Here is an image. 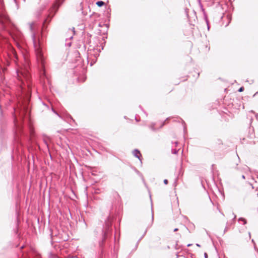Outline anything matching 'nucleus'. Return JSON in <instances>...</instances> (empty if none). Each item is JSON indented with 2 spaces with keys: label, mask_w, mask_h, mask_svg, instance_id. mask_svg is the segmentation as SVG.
Returning <instances> with one entry per match:
<instances>
[{
  "label": "nucleus",
  "mask_w": 258,
  "mask_h": 258,
  "mask_svg": "<svg viewBox=\"0 0 258 258\" xmlns=\"http://www.w3.org/2000/svg\"><path fill=\"white\" fill-rule=\"evenodd\" d=\"M33 38L37 59L38 61L41 63L42 65H43L44 57L43 55L41 44L40 43L39 38H38L35 35H33Z\"/></svg>",
  "instance_id": "f257e3e1"
},
{
  "label": "nucleus",
  "mask_w": 258,
  "mask_h": 258,
  "mask_svg": "<svg viewBox=\"0 0 258 258\" xmlns=\"http://www.w3.org/2000/svg\"><path fill=\"white\" fill-rule=\"evenodd\" d=\"M28 61L26 60L24 68H21L18 72V79L23 82V79L28 81L30 78V74L28 70Z\"/></svg>",
  "instance_id": "f03ea898"
},
{
  "label": "nucleus",
  "mask_w": 258,
  "mask_h": 258,
  "mask_svg": "<svg viewBox=\"0 0 258 258\" xmlns=\"http://www.w3.org/2000/svg\"><path fill=\"white\" fill-rule=\"evenodd\" d=\"M0 21L2 23H5L10 21L9 16L6 14L0 15Z\"/></svg>",
  "instance_id": "7ed1b4c3"
},
{
  "label": "nucleus",
  "mask_w": 258,
  "mask_h": 258,
  "mask_svg": "<svg viewBox=\"0 0 258 258\" xmlns=\"http://www.w3.org/2000/svg\"><path fill=\"white\" fill-rule=\"evenodd\" d=\"M133 155L136 157H137V158H138L140 160H141V159H140V157L141 156V153L140 152V151H139L138 150H135L133 152Z\"/></svg>",
  "instance_id": "20e7f679"
},
{
  "label": "nucleus",
  "mask_w": 258,
  "mask_h": 258,
  "mask_svg": "<svg viewBox=\"0 0 258 258\" xmlns=\"http://www.w3.org/2000/svg\"><path fill=\"white\" fill-rule=\"evenodd\" d=\"M96 5L98 7H101L105 5V3L103 2V1H98V2H96Z\"/></svg>",
  "instance_id": "39448f33"
},
{
  "label": "nucleus",
  "mask_w": 258,
  "mask_h": 258,
  "mask_svg": "<svg viewBox=\"0 0 258 258\" xmlns=\"http://www.w3.org/2000/svg\"><path fill=\"white\" fill-rule=\"evenodd\" d=\"M239 221H241L243 223V224H246V220L244 218H240L239 219Z\"/></svg>",
  "instance_id": "423d86ee"
},
{
  "label": "nucleus",
  "mask_w": 258,
  "mask_h": 258,
  "mask_svg": "<svg viewBox=\"0 0 258 258\" xmlns=\"http://www.w3.org/2000/svg\"><path fill=\"white\" fill-rule=\"evenodd\" d=\"M244 90V88L243 87L240 88L238 90V91L241 92H242Z\"/></svg>",
  "instance_id": "0eeeda50"
},
{
  "label": "nucleus",
  "mask_w": 258,
  "mask_h": 258,
  "mask_svg": "<svg viewBox=\"0 0 258 258\" xmlns=\"http://www.w3.org/2000/svg\"><path fill=\"white\" fill-rule=\"evenodd\" d=\"M164 183H165V184H167L168 183V180L167 179H164Z\"/></svg>",
  "instance_id": "6e6552de"
},
{
  "label": "nucleus",
  "mask_w": 258,
  "mask_h": 258,
  "mask_svg": "<svg viewBox=\"0 0 258 258\" xmlns=\"http://www.w3.org/2000/svg\"><path fill=\"white\" fill-rule=\"evenodd\" d=\"M205 256L206 258L208 257V254L206 253H205Z\"/></svg>",
  "instance_id": "1a4fd4ad"
},
{
  "label": "nucleus",
  "mask_w": 258,
  "mask_h": 258,
  "mask_svg": "<svg viewBox=\"0 0 258 258\" xmlns=\"http://www.w3.org/2000/svg\"><path fill=\"white\" fill-rule=\"evenodd\" d=\"M177 230H178V229H177V228H176V229H175L174 230V231H177Z\"/></svg>",
  "instance_id": "9d476101"
},
{
  "label": "nucleus",
  "mask_w": 258,
  "mask_h": 258,
  "mask_svg": "<svg viewBox=\"0 0 258 258\" xmlns=\"http://www.w3.org/2000/svg\"><path fill=\"white\" fill-rule=\"evenodd\" d=\"M249 187L251 189V190H252V188H251L250 186Z\"/></svg>",
  "instance_id": "9b49d317"
},
{
  "label": "nucleus",
  "mask_w": 258,
  "mask_h": 258,
  "mask_svg": "<svg viewBox=\"0 0 258 258\" xmlns=\"http://www.w3.org/2000/svg\"><path fill=\"white\" fill-rule=\"evenodd\" d=\"M15 53H16V52H14V55H16Z\"/></svg>",
  "instance_id": "f8f14e48"
},
{
  "label": "nucleus",
  "mask_w": 258,
  "mask_h": 258,
  "mask_svg": "<svg viewBox=\"0 0 258 258\" xmlns=\"http://www.w3.org/2000/svg\"><path fill=\"white\" fill-rule=\"evenodd\" d=\"M15 53H16V52H14V55H16Z\"/></svg>",
  "instance_id": "ddd939ff"
},
{
  "label": "nucleus",
  "mask_w": 258,
  "mask_h": 258,
  "mask_svg": "<svg viewBox=\"0 0 258 258\" xmlns=\"http://www.w3.org/2000/svg\"><path fill=\"white\" fill-rule=\"evenodd\" d=\"M220 141L221 144H223V143H222V141Z\"/></svg>",
  "instance_id": "4468645a"
}]
</instances>
